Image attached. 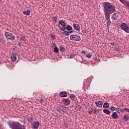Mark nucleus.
Here are the masks:
<instances>
[{"label": "nucleus", "instance_id": "30", "mask_svg": "<svg viewBox=\"0 0 129 129\" xmlns=\"http://www.w3.org/2000/svg\"><path fill=\"white\" fill-rule=\"evenodd\" d=\"M66 30V26H63L61 29H60L61 31H64Z\"/></svg>", "mask_w": 129, "mask_h": 129}, {"label": "nucleus", "instance_id": "38", "mask_svg": "<svg viewBox=\"0 0 129 129\" xmlns=\"http://www.w3.org/2000/svg\"><path fill=\"white\" fill-rule=\"evenodd\" d=\"M68 34H69H69H71L72 33H73V31H68Z\"/></svg>", "mask_w": 129, "mask_h": 129}, {"label": "nucleus", "instance_id": "10", "mask_svg": "<svg viewBox=\"0 0 129 129\" xmlns=\"http://www.w3.org/2000/svg\"><path fill=\"white\" fill-rule=\"evenodd\" d=\"M34 128L37 129L40 125V122L39 121H34L32 124Z\"/></svg>", "mask_w": 129, "mask_h": 129}, {"label": "nucleus", "instance_id": "19", "mask_svg": "<svg viewBox=\"0 0 129 129\" xmlns=\"http://www.w3.org/2000/svg\"><path fill=\"white\" fill-rule=\"evenodd\" d=\"M103 106L104 108H108V107H109V104L107 102H105Z\"/></svg>", "mask_w": 129, "mask_h": 129}, {"label": "nucleus", "instance_id": "23", "mask_svg": "<svg viewBox=\"0 0 129 129\" xmlns=\"http://www.w3.org/2000/svg\"><path fill=\"white\" fill-rule=\"evenodd\" d=\"M50 36L51 40H55V39H56V36H55V35H53V34H51L50 35Z\"/></svg>", "mask_w": 129, "mask_h": 129}, {"label": "nucleus", "instance_id": "14", "mask_svg": "<svg viewBox=\"0 0 129 129\" xmlns=\"http://www.w3.org/2000/svg\"><path fill=\"white\" fill-rule=\"evenodd\" d=\"M23 15H26V16H30L31 15V10H27V11H23Z\"/></svg>", "mask_w": 129, "mask_h": 129}, {"label": "nucleus", "instance_id": "33", "mask_svg": "<svg viewBox=\"0 0 129 129\" xmlns=\"http://www.w3.org/2000/svg\"><path fill=\"white\" fill-rule=\"evenodd\" d=\"M118 106V107H116V109H117V112H118V113H119V112H118V111H119V110H118V109H119V108H120V107L119 106Z\"/></svg>", "mask_w": 129, "mask_h": 129}, {"label": "nucleus", "instance_id": "5", "mask_svg": "<svg viewBox=\"0 0 129 129\" xmlns=\"http://www.w3.org/2000/svg\"><path fill=\"white\" fill-rule=\"evenodd\" d=\"M56 110L60 113H63V112H67V110H66V107H63V106L59 105L56 107Z\"/></svg>", "mask_w": 129, "mask_h": 129}, {"label": "nucleus", "instance_id": "18", "mask_svg": "<svg viewBox=\"0 0 129 129\" xmlns=\"http://www.w3.org/2000/svg\"><path fill=\"white\" fill-rule=\"evenodd\" d=\"M57 19H58V18L57 17V16H53L52 17V21H53V23H54V24H56V23H57Z\"/></svg>", "mask_w": 129, "mask_h": 129}, {"label": "nucleus", "instance_id": "28", "mask_svg": "<svg viewBox=\"0 0 129 129\" xmlns=\"http://www.w3.org/2000/svg\"><path fill=\"white\" fill-rule=\"evenodd\" d=\"M86 57L88 58L89 59H90L91 57H92V54L91 53H89L86 55Z\"/></svg>", "mask_w": 129, "mask_h": 129}, {"label": "nucleus", "instance_id": "8", "mask_svg": "<svg viewBox=\"0 0 129 129\" xmlns=\"http://www.w3.org/2000/svg\"><path fill=\"white\" fill-rule=\"evenodd\" d=\"M61 101L62 103L64 104V105H69L71 102L70 100H69V99L68 98L67 99L63 98L62 99Z\"/></svg>", "mask_w": 129, "mask_h": 129}, {"label": "nucleus", "instance_id": "25", "mask_svg": "<svg viewBox=\"0 0 129 129\" xmlns=\"http://www.w3.org/2000/svg\"><path fill=\"white\" fill-rule=\"evenodd\" d=\"M70 98H71V99H72L73 100H74V99L76 98V96H75V95L74 94H72L70 96Z\"/></svg>", "mask_w": 129, "mask_h": 129}, {"label": "nucleus", "instance_id": "42", "mask_svg": "<svg viewBox=\"0 0 129 129\" xmlns=\"http://www.w3.org/2000/svg\"><path fill=\"white\" fill-rule=\"evenodd\" d=\"M19 46H20V47H21V43L19 44Z\"/></svg>", "mask_w": 129, "mask_h": 129}, {"label": "nucleus", "instance_id": "16", "mask_svg": "<svg viewBox=\"0 0 129 129\" xmlns=\"http://www.w3.org/2000/svg\"><path fill=\"white\" fill-rule=\"evenodd\" d=\"M103 111L104 113H105V114H108V115H109V114H110V113L111 112L110 111H109V110L107 109H104L103 110Z\"/></svg>", "mask_w": 129, "mask_h": 129}, {"label": "nucleus", "instance_id": "40", "mask_svg": "<svg viewBox=\"0 0 129 129\" xmlns=\"http://www.w3.org/2000/svg\"><path fill=\"white\" fill-rule=\"evenodd\" d=\"M89 113H90V114H91V113H92V110H89Z\"/></svg>", "mask_w": 129, "mask_h": 129}, {"label": "nucleus", "instance_id": "4", "mask_svg": "<svg viewBox=\"0 0 129 129\" xmlns=\"http://www.w3.org/2000/svg\"><path fill=\"white\" fill-rule=\"evenodd\" d=\"M5 37L7 39V41L9 40H11V41H14L15 40V37L13 35V34L10 33L9 32H5Z\"/></svg>", "mask_w": 129, "mask_h": 129}, {"label": "nucleus", "instance_id": "31", "mask_svg": "<svg viewBox=\"0 0 129 129\" xmlns=\"http://www.w3.org/2000/svg\"><path fill=\"white\" fill-rule=\"evenodd\" d=\"M119 2H120V3H121V4L124 5V6H125V3L124 2L125 0H119Z\"/></svg>", "mask_w": 129, "mask_h": 129}, {"label": "nucleus", "instance_id": "3", "mask_svg": "<svg viewBox=\"0 0 129 129\" xmlns=\"http://www.w3.org/2000/svg\"><path fill=\"white\" fill-rule=\"evenodd\" d=\"M120 28L123 31H124V32H126V33H129V27L127 24L125 23H122L120 25Z\"/></svg>", "mask_w": 129, "mask_h": 129}, {"label": "nucleus", "instance_id": "12", "mask_svg": "<svg viewBox=\"0 0 129 129\" xmlns=\"http://www.w3.org/2000/svg\"><path fill=\"white\" fill-rule=\"evenodd\" d=\"M11 60L15 61L17 60V53L13 52L11 54Z\"/></svg>", "mask_w": 129, "mask_h": 129}, {"label": "nucleus", "instance_id": "34", "mask_svg": "<svg viewBox=\"0 0 129 129\" xmlns=\"http://www.w3.org/2000/svg\"><path fill=\"white\" fill-rule=\"evenodd\" d=\"M119 111H120V112H123V111H124V108H123V109H119Z\"/></svg>", "mask_w": 129, "mask_h": 129}, {"label": "nucleus", "instance_id": "7", "mask_svg": "<svg viewBox=\"0 0 129 129\" xmlns=\"http://www.w3.org/2000/svg\"><path fill=\"white\" fill-rule=\"evenodd\" d=\"M119 15L120 13L118 11L117 12H116L115 13H114L111 17L112 20H113V21H115L117 20V18H118Z\"/></svg>", "mask_w": 129, "mask_h": 129}, {"label": "nucleus", "instance_id": "37", "mask_svg": "<svg viewBox=\"0 0 129 129\" xmlns=\"http://www.w3.org/2000/svg\"><path fill=\"white\" fill-rule=\"evenodd\" d=\"M82 54H84V55H85V54H86V52H85V50H83V51H82Z\"/></svg>", "mask_w": 129, "mask_h": 129}, {"label": "nucleus", "instance_id": "41", "mask_svg": "<svg viewBox=\"0 0 129 129\" xmlns=\"http://www.w3.org/2000/svg\"><path fill=\"white\" fill-rule=\"evenodd\" d=\"M53 47H56V43H53Z\"/></svg>", "mask_w": 129, "mask_h": 129}, {"label": "nucleus", "instance_id": "1", "mask_svg": "<svg viewBox=\"0 0 129 129\" xmlns=\"http://www.w3.org/2000/svg\"><path fill=\"white\" fill-rule=\"evenodd\" d=\"M102 5L103 8L104 14L107 21V24L109 26L110 23H111L110 19V15L115 12V7L112 5L111 3H109V2H103Z\"/></svg>", "mask_w": 129, "mask_h": 129}, {"label": "nucleus", "instance_id": "6", "mask_svg": "<svg viewBox=\"0 0 129 129\" xmlns=\"http://www.w3.org/2000/svg\"><path fill=\"white\" fill-rule=\"evenodd\" d=\"M12 129H23V126L19 123L15 122L12 124Z\"/></svg>", "mask_w": 129, "mask_h": 129}, {"label": "nucleus", "instance_id": "27", "mask_svg": "<svg viewBox=\"0 0 129 129\" xmlns=\"http://www.w3.org/2000/svg\"><path fill=\"white\" fill-rule=\"evenodd\" d=\"M62 34L63 35V36H69L68 31H64L63 32H62Z\"/></svg>", "mask_w": 129, "mask_h": 129}, {"label": "nucleus", "instance_id": "13", "mask_svg": "<svg viewBox=\"0 0 129 129\" xmlns=\"http://www.w3.org/2000/svg\"><path fill=\"white\" fill-rule=\"evenodd\" d=\"M112 117L113 118V119H116L117 118H118L119 116L116 112H114L112 114Z\"/></svg>", "mask_w": 129, "mask_h": 129}, {"label": "nucleus", "instance_id": "43", "mask_svg": "<svg viewBox=\"0 0 129 129\" xmlns=\"http://www.w3.org/2000/svg\"><path fill=\"white\" fill-rule=\"evenodd\" d=\"M0 42H2V39L0 38Z\"/></svg>", "mask_w": 129, "mask_h": 129}, {"label": "nucleus", "instance_id": "21", "mask_svg": "<svg viewBox=\"0 0 129 129\" xmlns=\"http://www.w3.org/2000/svg\"><path fill=\"white\" fill-rule=\"evenodd\" d=\"M59 50L60 51V52H65V47H64L62 46H61L59 47Z\"/></svg>", "mask_w": 129, "mask_h": 129}, {"label": "nucleus", "instance_id": "24", "mask_svg": "<svg viewBox=\"0 0 129 129\" xmlns=\"http://www.w3.org/2000/svg\"><path fill=\"white\" fill-rule=\"evenodd\" d=\"M53 50L54 53H59V49L58 48V47H54Z\"/></svg>", "mask_w": 129, "mask_h": 129}, {"label": "nucleus", "instance_id": "44", "mask_svg": "<svg viewBox=\"0 0 129 129\" xmlns=\"http://www.w3.org/2000/svg\"><path fill=\"white\" fill-rule=\"evenodd\" d=\"M88 1H92V0H88Z\"/></svg>", "mask_w": 129, "mask_h": 129}, {"label": "nucleus", "instance_id": "36", "mask_svg": "<svg viewBox=\"0 0 129 129\" xmlns=\"http://www.w3.org/2000/svg\"><path fill=\"white\" fill-rule=\"evenodd\" d=\"M74 54H70V57H71V58H74Z\"/></svg>", "mask_w": 129, "mask_h": 129}, {"label": "nucleus", "instance_id": "2", "mask_svg": "<svg viewBox=\"0 0 129 129\" xmlns=\"http://www.w3.org/2000/svg\"><path fill=\"white\" fill-rule=\"evenodd\" d=\"M70 40L71 41H76V42H80L81 37L77 35L73 34L70 36Z\"/></svg>", "mask_w": 129, "mask_h": 129}, {"label": "nucleus", "instance_id": "20", "mask_svg": "<svg viewBox=\"0 0 129 129\" xmlns=\"http://www.w3.org/2000/svg\"><path fill=\"white\" fill-rule=\"evenodd\" d=\"M59 24L60 25H61V26H66V23H65V22H64V21L63 20H60L59 21Z\"/></svg>", "mask_w": 129, "mask_h": 129}, {"label": "nucleus", "instance_id": "15", "mask_svg": "<svg viewBox=\"0 0 129 129\" xmlns=\"http://www.w3.org/2000/svg\"><path fill=\"white\" fill-rule=\"evenodd\" d=\"M60 96L61 97H67V93L66 92H61Z\"/></svg>", "mask_w": 129, "mask_h": 129}, {"label": "nucleus", "instance_id": "17", "mask_svg": "<svg viewBox=\"0 0 129 129\" xmlns=\"http://www.w3.org/2000/svg\"><path fill=\"white\" fill-rule=\"evenodd\" d=\"M129 116L125 114L123 116V119L124 120V121H128Z\"/></svg>", "mask_w": 129, "mask_h": 129}, {"label": "nucleus", "instance_id": "22", "mask_svg": "<svg viewBox=\"0 0 129 129\" xmlns=\"http://www.w3.org/2000/svg\"><path fill=\"white\" fill-rule=\"evenodd\" d=\"M67 31H72V26L69 25L66 28Z\"/></svg>", "mask_w": 129, "mask_h": 129}, {"label": "nucleus", "instance_id": "45", "mask_svg": "<svg viewBox=\"0 0 129 129\" xmlns=\"http://www.w3.org/2000/svg\"><path fill=\"white\" fill-rule=\"evenodd\" d=\"M0 129H1V126H0Z\"/></svg>", "mask_w": 129, "mask_h": 129}, {"label": "nucleus", "instance_id": "11", "mask_svg": "<svg viewBox=\"0 0 129 129\" xmlns=\"http://www.w3.org/2000/svg\"><path fill=\"white\" fill-rule=\"evenodd\" d=\"M95 104L98 107H102L103 102L102 101H97L95 102Z\"/></svg>", "mask_w": 129, "mask_h": 129}, {"label": "nucleus", "instance_id": "9", "mask_svg": "<svg viewBox=\"0 0 129 129\" xmlns=\"http://www.w3.org/2000/svg\"><path fill=\"white\" fill-rule=\"evenodd\" d=\"M73 27L75 30L78 31V32H80V26H79V25L74 23L73 25Z\"/></svg>", "mask_w": 129, "mask_h": 129}, {"label": "nucleus", "instance_id": "29", "mask_svg": "<svg viewBox=\"0 0 129 129\" xmlns=\"http://www.w3.org/2000/svg\"><path fill=\"white\" fill-rule=\"evenodd\" d=\"M20 41H23V42H26V38L24 37H21L20 38Z\"/></svg>", "mask_w": 129, "mask_h": 129}, {"label": "nucleus", "instance_id": "26", "mask_svg": "<svg viewBox=\"0 0 129 129\" xmlns=\"http://www.w3.org/2000/svg\"><path fill=\"white\" fill-rule=\"evenodd\" d=\"M116 107H114L113 106H111L110 107V110H111L112 111H114V110H116Z\"/></svg>", "mask_w": 129, "mask_h": 129}, {"label": "nucleus", "instance_id": "35", "mask_svg": "<svg viewBox=\"0 0 129 129\" xmlns=\"http://www.w3.org/2000/svg\"><path fill=\"white\" fill-rule=\"evenodd\" d=\"M43 102H44V99H40L39 101V102H40V103H43Z\"/></svg>", "mask_w": 129, "mask_h": 129}, {"label": "nucleus", "instance_id": "39", "mask_svg": "<svg viewBox=\"0 0 129 129\" xmlns=\"http://www.w3.org/2000/svg\"><path fill=\"white\" fill-rule=\"evenodd\" d=\"M110 45H111L112 46H114V42H111L110 43Z\"/></svg>", "mask_w": 129, "mask_h": 129}, {"label": "nucleus", "instance_id": "32", "mask_svg": "<svg viewBox=\"0 0 129 129\" xmlns=\"http://www.w3.org/2000/svg\"><path fill=\"white\" fill-rule=\"evenodd\" d=\"M92 111H93V112H94V113H96V112H97V109L95 108L92 110Z\"/></svg>", "mask_w": 129, "mask_h": 129}]
</instances>
